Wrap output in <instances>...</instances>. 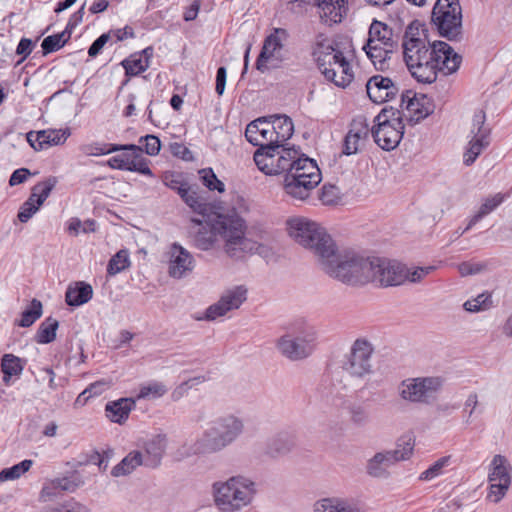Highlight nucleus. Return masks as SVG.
<instances>
[{"mask_svg":"<svg viewBox=\"0 0 512 512\" xmlns=\"http://www.w3.org/2000/svg\"><path fill=\"white\" fill-rule=\"evenodd\" d=\"M336 280L348 285L372 282L381 287L398 286L409 277L408 268L397 261L380 257H364L352 251L344 252Z\"/></svg>","mask_w":512,"mask_h":512,"instance_id":"obj_1","label":"nucleus"},{"mask_svg":"<svg viewBox=\"0 0 512 512\" xmlns=\"http://www.w3.org/2000/svg\"><path fill=\"white\" fill-rule=\"evenodd\" d=\"M403 54L406 66L412 77L419 83L431 84L436 81L438 73L449 75L456 72L462 57L444 41H435L420 49L410 45Z\"/></svg>","mask_w":512,"mask_h":512,"instance_id":"obj_2","label":"nucleus"},{"mask_svg":"<svg viewBox=\"0 0 512 512\" xmlns=\"http://www.w3.org/2000/svg\"><path fill=\"white\" fill-rule=\"evenodd\" d=\"M289 235L301 246L308 248L318 257L321 269L336 279L344 259V252L337 250L332 237L318 223L303 217L287 220Z\"/></svg>","mask_w":512,"mask_h":512,"instance_id":"obj_3","label":"nucleus"},{"mask_svg":"<svg viewBox=\"0 0 512 512\" xmlns=\"http://www.w3.org/2000/svg\"><path fill=\"white\" fill-rule=\"evenodd\" d=\"M247 212L245 198L238 193H232L230 207L226 208V256L239 260L256 253L269 261L274 257L272 248L246 237L247 225L243 214Z\"/></svg>","mask_w":512,"mask_h":512,"instance_id":"obj_4","label":"nucleus"},{"mask_svg":"<svg viewBox=\"0 0 512 512\" xmlns=\"http://www.w3.org/2000/svg\"><path fill=\"white\" fill-rule=\"evenodd\" d=\"M177 192L191 210L201 215L209 229L202 227L195 235V245L201 250L214 247L217 236L224 234V206L222 201L207 202L206 192L197 186L181 185Z\"/></svg>","mask_w":512,"mask_h":512,"instance_id":"obj_5","label":"nucleus"},{"mask_svg":"<svg viewBox=\"0 0 512 512\" xmlns=\"http://www.w3.org/2000/svg\"><path fill=\"white\" fill-rule=\"evenodd\" d=\"M312 55L326 80L345 88L354 79L352 67L338 44L324 35L317 36Z\"/></svg>","mask_w":512,"mask_h":512,"instance_id":"obj_6","label":"nucleus"},{"mask_svg":"<svg viewBox=\"0 0 512 512\" xmlns=\"http://www.w3.org/2000/svg\"><path fill=\"white\" fill-rule=\"evenodd\" d=\"M318 332L305 321H296L276 342L282 356L290 361H302L310 357L317 347Z\"/></svg>","mask_w":512,"mask_h":512,"instance_id":"obj_7","label":"nucleus"},{"mask_svg":"<svg viewBox=\"0 0 512 512\" xmlns=\"http://www.w3.org/2000/svg\"><path fill=\"white\" fill-rule=\"evenodd\" d=\"M404 128L401 110L392 106L384 107L374 118L371 135L381 149L390 151L399 145Z\"/></svg>","mask_w":512,"mask_h":512,"instance_id":"obj_8","label":"nucleus"},{"mask_svg":"<svg viewBox=\"0 0 512 512\" xmlns=\"http://www.w3.org/2000/svg\"><path fill=\"white\" fill-rule=\"evenodd\" d=\"M431 20L441 37L449 41L463 39L462 8L459 0H437Z\"/></svg>","mask_w":512,"mask_h":512,"instance_id":"obj_9","label":"nucleus"},{"mask_svg":"<svg viewBox=\"0 0 512 512\" xmlns=\"http://www.w3.org/2000/svg\"><path fill=\"white\" fill-rule=\"evenodd\" d=\"M444 380L439 376L407 378L398 386V394L413 404L431 405L442 390Z\"/></svg>","mask_w":512,"mask_h":512,"instance_id":"obj_10","label":"nucleus"},{"mask_svg":"<svg viewBox=\"0 0 512 512\" xmlns=\"http://www.w3.org/2000/svg\"><path fill=\"white\" fill-rule=\"evenodd\" d=\"M414 448V439L410 435L401 437L393 450L376 453L366 465V472L373 478L387 479L389 468L397 462L409 459Z\"/></svg>","mask_w":512,"mask_h":512,"instance_id":"obj_11","label":"nucleus"},{"mask_svg":"<svg viewBox=\"0 0 512 512\" xmlns=\"http://www.w3.org/2000/svg\"><path fill=\"white\" fill-rule=\"evenodd\" d=\"M373 352L374 348L369 341L357 339L352 344L349 353L344 355L340 367L350 377L363 379L373 372Z\"/></svg>","mask_w":512,"mask_h":512,"instance_id":"obj_12","label":"nucleus"},{"mask_svg":"<svg viewBox=\"0 0 512 512\" xmlns=\"http://www.w3.org/2000/svg\"><path fill=\"white\" fill-rule=\"evenodd\" d=\"M257 493L256 484L243 475L226 480V512H238L249 506Z\"/></svg>","mask_w":512,"mask_h":512,"instance_id":"obj_13","label":"nucleus"},{"mask_svg":"<svg viewBox=\"0 0 512 512\" xmlns=\"http://www.w3.org/2000/svg\"><path fill=\"white\" fill-rule=\"evenodd\" d=\"M470 136L471 139L463 155L466 166L472 165L491 143V128L486 125V113L483 110L474 113Z\"/></svg>","mask_w":512,"mask_h":512,"instance_id":"obj_14","label":"nucleus"},{"mask_svg":"<svg viewBox=\"0 0 512 512\" xmlns=\"http://www.w3.org/2000/svg\"><path fill=\"white\" fill-rule=\"evenodd\" d=\"M288 36L287 30L274 28L273 32L265 38L261 52L256 60V68L259 71L265 72L268 69L269 63L272 67H278L284 60L282 49Z\"/></svg>","mask_w":512,"mask_h":512,"instance_id":"obj_15","label":"nucleus"},{"mask_svg":"<svg viewBox=\"0 0 512 512\" xmlns=\"http://www.w3.org/2000/svg\"><path fill=\"white\" fill-rule=\"evenodd\" d=\"M402 115L410 125H415L434 112V104L426 95L416 97L411 91L401 93Z\"/></svg>","mask_w":512,"mask_h":512,"instance_id":"obj_16","label":"nucleus"},{"mask_svg":"<svg viewBox=\"0 0 512 512\" xmlns=\"http://www.w3.org/2000/svg\"><path fill=\"white\" fill-rule=\"evenodd\" d=\"M56 184L57 179L55 177H49L33 186L29 198L22 204L18 212L17 217L20 222L26 223L32 218L49 197Z\"/></svg>","mask_w":512,"mask_h":512,"instance_id":"obj_17","label":"nucleus"},{"mask_svg":"<svg viewBox=\"0 0 512 512\" xmlns=\"http://www.w3.org/2000/svg\"><path fill=\"white\" fill-rule=\"evenodd\" d=\"M224 445L223 425L219 427H210L207 429L201 439L196 441L190 448H183L179 451L180 456L189 457L195 454L211 453L220 450Z\"/></svg>","mask_w":512,"mask_h":512,"instance_id":"obj_18","label":"nucleus"},{"mask_svg":"<svg viewBox=\"0 0 512 512\" xmlns=\"http://www.w3.org/2000/svg\"><path fill=\"white\" fill-rule=\"evenodd\" d=\"M70 134L71 132L69 128L45 129L28 132L26 134V139L34 150L40 151L53 145L63 144Z\"/></svg>","mask_w":512,"mask_h":512,"instance_id":"obj_19","label":"nucleus"},{"mask_svg":"<svg viewBox=\"0 0 512 512\" xmlns=\"http://www.w3.org/2000/svg\"><path fill=\"white\" fill-rule=\"evenodd\" d=\"M169 275L173 278H183L192 271L194 260L192 255L180 244L173 243L169 251Z\"/></svg>","mask_w":512,"mask_h":512,"instance_id":"obj_20","label":"nucleus"},{"mask_svg":"<svg viewBox=\"0 0 512 512\" xmlns=\"http://www.w3.org/2000/svg\"><path fill=\"white\" fill-rule=\"evenodd\" d=\"M274 130L271 129V120L269 116L259 117L251 121L245 131V137L248 142L261 148L266 143L273 140Z\"/></svg>","mask_w":512,"mask_h":512,"instance_id":"obj_21","label":"nucleus"},{"mask_svg":"<svg viewBox=\"0 0 512 512\" xmlns=\"http://www.w3.org/2000/svg\"><path fill=\"white\" fill-rule=\"evenodd\" d=\"M319 185L316 178L303 179L301 175L285 174L284 190L291 198L299 201L306 200L310 193Z\"/></svg>","mask_w":512,"mask_h":512,"instance_id":"obj_22","label":"nucleus"},{"mask_svg":"<svg viewBox=\"0 0 512 512\" xmlns=\"http://www.w3.org/2000/svg\"><path fill=\"white\" fill-rule=\"evenodd\" d=\"M280 151L281 144L273 142L258 148L254 153V162L258 169L266 175H277L276 165H278L277 157Z\"/></svg>","mask_w":512,"mask_h":512,"instance_id":"obj_23","label":"nucleus"},{"mask_svg":"<svg viewBox=\"0 0 512 512\" xmlns=\"http://www.w3.org/2000/svg\"><path fill=\"white\" fill-rule=\"evenodd\" d=\"M294 446L293 436L282 431L267 439L264 454L269 458L278 459L289 454Z\"/></svg>","mask_w":512,"mask_h":512,"instance_id":"obj_24","label":"nucleus"},{"mask_svg":"<svg viewBox=\"0 0 512 512\" xmlns=\"http://www.w3.org/2000/svg\"><path fill=\"white\" fill-rule=\"evenodd\" d=\"M325 23H340L348 12V0H312Z\"/></svg>","mask_w":512,"mask_h":512,"instance_id":"obj_25","label":"nucleus"},{"mask_svg":"<svg viewBox=\"0 0 512 512\" xmlns=\"http://www.w3.org/2000/svg\"><path fill=\"white\" fill-rule=\"evenodd\" d=\"M382 43L389 48H397L398 41L394 38L393 30L386 23L374 19L369 27L366 43Z\"/></svg>","mask_w":512,"mask_h":512,"instance_id":"obj_26","label":"nucleus"},{"mask_svg":"<svg viewBox=\"0 0 512 512\" xmlns=\"http://www.w3.org/2000/svg\"><path fill=\"white\" fill-rule=\"evenodd\" d=\"M136 400L133 398H120L108 402L105 406L107 418L118 424H123L129 417L130 412L135 408Z\"/></svg>","mask_w":512,"mask_h":512,"instance_id":"obj_27","label":"nucleus"},{"mask_svg":"<svg viewBox=\"0 0 512 512\" xmlns=\"http://www.w3.org/2000/svg\"><path fill=\"white\" fill-rule=\"evenodd\" d=\"M426 32L427 30L423 23L418 20L412 21L406 28L403 36V54L407 52V48L411 47V44L417 45V48L420 49L427 47L430 41L427 38Z\"/></svg>","mask_w":512,"mask_h":512,"instance_id":"obj_28","label":"nucleus"},{"mask_svg":"<svg viewBox=\"0 0 512 512\" xmlns=\"http://www.w3.org/2000/svg\"><path fill=\"white\" fill-rule=\"evenodd\" d=\"M166 447V434H157L149 439L144 445L145 453L147 456L144 464L150 467L158 466L165 453Z\"/></svg>","mask_w":512,"mask_h":512,"instance_id":"obj_29","label":"nucleus"},{"mask_svg":"<svg viewBox=\"0 0 512 512\" xmlns=\"http://www.w3.org/2000/svg\"><path fill=\"white\" fill-rule=\"evenodd\" d=\"M271 129L274 130L272 142L283 144L290 139L294 132L293 121L287 115H270Z\"/></svg>","mask_w":512,"mask_h":512,"instance_id":"obj_30","label":"nucleus"},{"mask_svg":"<svg viewBox=\"0 0 512 512\" xmlns=\"http://www.w3.org/2000/svg\"><path fill=\"white\" fill-rule=\"evenodd\" d=\"M93 289L88 283L79 281L74 285H69L65 293V301L67 305L78 307L92 299Z\"/></svg>","mask_w":512,"mask_h":512,"instance_id":"obj_31","label":"nucleus"},{"mask_svg":"<svg viewBox=\"0 0 512 512\" xmlns=\"http://www.w3.org/2000/svg\"><path fill=\"white\" fill-rule=\"evenodd\" d=\"M314 512H365L357 505L337 497L323 498L315 502Z\"/></svg>","mask_w":512,"mask_h":512,"instance_id":"obj_32","label":"nucleus"},{"mask_svg":"<svg viewBox=\"0 0 512 512\" xmlns=\"http://www.w3.org/2000/svg\"><path fill=\"white\" fill-rule=\"evenodd\" d=\"M27 360L19 358L14 354H4L1 359V371L3 373V382L10 384L13 376L19 377L24 370Z\"/></svg>","mask_w":512,"mask_h":512,"instance_id":"obj_33","label":"nucleus"},{"mask_svg":"<svg viewBox=\"0 0 512 512\" xmlns=\"http://www.w3.org/2000/svg\"><path fill=\"white\" fill-rule=\"evenodd\" d=\"M396 48H389L383 45V47H377L376 44L365 43L363 50L367 54L368 58L372 61L377 70H384L388 67L387 61L391 58V55Z\"/></svg>","mask_w":512,"mask_h":512,"instance_id":"obj_34","label":"nucleus"},{"mask_svg":"<svg viewBox=\"0 0 512 512\" xmlns=\"http://www.w3.org/2000/svg\"><path fill=\"white\" fill-rule=\"evenodd\" d=\"M491 467L492 469L488 475L489 482L511 483L510 465L504 456L500 454L495 455L491 462Z\"/></svg>","mask_w":512,"mask_h":512,"instance_id":"obj_35","label":"nucleus"},{"mask_svg":"<svg viewBox=\"0 0 512 512\" xmlns=\"http://www.w3.org/2000/svg\"><path fill=\"white\" fill-rule=\"evenodd\" d=\"M122 151H132L133 156L131 157V161L129 162V168L127 171L130 172H138L145 176L152 177L153 173L148 166L147 159L142 156V149L134 144H125Z\"/></svg>","mask_w":512,"mask_h":512,"instance_id":"obj_36","label":"nucleus"},{"mask_svg":"<svg viewBox=\"0 0 512 512\" xmlns=\"http://www.w3.org/2000/svg\"><path fill=\"white\" fill-rule=\"evenodd\" d=\"M293 175H301L303 179L313 180L314 176L317 182H321V171L317 166L315 160L302 154L296 159V168Z\"/></svg>","mask_w":512,"mask_h":512,"instance_id":"obj_37","label":"nucleus"},{"mask_svg":"<svg viewBox=\"0 0 512 512\" xmlns=\"http://www.w3.org/2000/svg\"><path fill=\"white\" fill-rule=\"evenodd\" d=\"M298 157H300L299 152L294 147H285L281 144V151L277 157V175L284 172L286 174H293V171L296 168V159Z\"/></svg>","mask_w":512,"mask_h":512,"instance_id":"obj_38","label":"nucleus"},{"mask_svg":"<svg viewBox=\"0 0 512 512\" xmlns=\"http://www.w3.org/2000/svg\"><path fill=\"white\" fill-rule=\"evenodd\" d=\"M388 83H390V78L383 77L382 75H374L368 80L366 90L372 102L378 104L385 102L384 95Z\"/></svg>","mask_w":512,"mask_h":512,"instance_id":"obj_39","label":"nucleus"},{"mask_svg":"<svg viewBox=\"0 0 512 512\" xmlns=\"http://www.w3.org/2000/svg\"><path fill=\"white\" fill-rule=\"evenodd\" d=\"M245 431V419L239 412L226 416V446L237 441Z\"/></svg>","mask_w":512,"mask_h":512,"instance_id":"obj_40","label":"nucleus"},{"mask_svg":"<svg viewBox=\"0 0 512 512\" xmlns=\"http://www.w3.org/2000/svg\"><path fill=\"white\" fill-rule=\"evenodd\" d=\"M505 199V195L497 193L493 196L485 198L479 210L469 219V226H475L484 217L495 211Z\"/></svg>","mask_w":512,"mask_h":512,"instance_id":"obj_41","label":"nucleus"},{"mask_svg":"<svg viewBox=\"0 0 512 512\" xmlns=\"http://www.w3.org/2000/svg\"><path fill=\"white\" fill-rule=\"evenodd\" d=\"M143 463L142 454L139 451H132L113 467L111 474L114 477L126 476Z\"/></svg>","mask_w":512,"mask_h":512,"instance_id":"obj_42","label":"nucleus"},{"mask_svg":"<svg viewBox=\"0 0 512 512\" xmlns=\"http://www.w3.org/2000/svg\"><path fill=\"white\" fill-rule=\"evenodd\" d=\"M248 289L245 285H234L226 289V314L236 310L247 300Z\"/></svg>","mask_w":512,"mask_h":512,"instance_id":"obj_43","label":"nucleus"},{"mask_svg":"<svg viewBox=\"0 0 512 512\" xmlns=\"http://www.w3.org/2000/svg\"><path fill=\"white\" fill-rule=\"evenodd\" d=\"M59 327L58 320L48 317L39 326L35 335L38 344H48L55 340L56 331Z\"/></svg>","mask_w":512,"mask_h":512,"instance_id":"obj_44","label":"nucleus"},{"mask_svg":"<svg viewBox=\"0 0 512 512\" xmlns=\"http://www.w3.org/2000/svg\"><path fill=\"white\" fill-rule=\"evenodd\" d=\"M74 485L68 478L56 479L51 483L45 485L40 493V500L47 502L52 500L58 492L63 490H73Z\"/></svg>","mask_w":512,"mask_h":512,"instance_id":"obj_45","label":"nucleus"},{"mask_svg":"<svg viewBox=\"0 0 512 512\" xmlns=\"http://www.w3.org/2000/svg\"><path fill=\"white\" fill-rule=\"evenodd\" d=\"M71 37V31L68 29H65L64 31L50 35L46 37L41 44L43 54L47 55L49 53L58 51L60 48H62L70 39Z\"/></svg>","mask_w":512,"mask_h":512,"instance_id":"obj_46","label":"nucleus"},{"mask_svg":"<svg viewBox=\"0 0 512 512\" xmlns=\"http://www.w3.org/2000/svg\"><path fill=\"white\" fill-rule=\"evenodd\" d=\"M167 391L168 389L165 384L158 381H151L140 386L136 399H158L164 396Z\"/></svg>","mask_w":512,"mask_h":512,"instance_id":"obj_47","label":"nucleus"},{"mask_svg":"<svg viewBox=\"0 0 512 512\" xmlns=\"http://www.w3.org/2000/svg\"><path fill=\"white\" fill-rule=\"evenodd\" d=\"M33 461L25 459L20 463L4 468L0 471V482L12 481L19 479L24 473H26L32 467Z\"/></svg>","mask_w":512,"mask_h":512,"instance_id":"obj_48","label":"nucleus"},{"mask_svg":"<svg viewBox=\"0 0 512 512\" xmlns=\"http://www.w3.org/2000/svg\"><path fill=\"white\" fill-rule=\"evenodd\" d=\"M130 266V259L127 250L118 251L112 258L109 260L107 265V273L111 276H114Z\"/></svg>","mask_w":512,"mask_h":512,"instance_id":"obj_49","label":"nucleus"},{"mask_svg":"<svg viewBox=\"0 0 512 512\" xmlns=\"http://www.w3.org/2000/svg\"><path fill=\"white\" fill-rule=\"evenodd\" d=\"M42 316V303L33 299L30 307L22 312L21 319L18 322L20 327H30Z\"/></svg>","mask_w":512,"mask_h":512,"instance_id":"obj_50","label":"nucleus"},{"mask_svg":"<svg viewBox=\"0 0 512 512\" xmlns=\"http://www.w3.org/2000/svg\"><path fill=\"white\" fill-rule=\"evenodd\" d=\"M123 148L121 144L92 143L83 146L82 150L88 156H101L122 151Z\"/></svg>","mask_w":512,"mask_h":512,"instance_id":"obj_51","label":"nucleus"},{"mask_svg":"<svg viewBox=\"0 0 512 512\" xmlns=\"http://www.w3.org/2000/svg\"><path fill=\"white\" fill-rule=\"evenodd\" d=\"M126 75L137 76L148 69L147 60H142L138 54L131 55L122 62Z\"/></svg>","mask_w":512,"mask_h":512,"instance_id":"obj_52","label":"nucleus"},{"mask_svg":"<svg viewBox=\"0 0 512 512\" xmlns=\"http://www.w3.org/2000/svg\"><path fill=\"white\" fill-rule=\"evenodd\" d=\"M351 422L357 427H364L370 422L368 409L360 404H353L349 407Z\"/></svg>","mask_w":512,"mask_h":512,"instance_id":"obj_53","label":"nucleus"},{"mask_svg":"<svg viewBox=\"0 0 512 512\" xmlns=\"http://www.w3.org/2000/svg\"><path fill=\"white\" fill-rule=\"evenodd\" d=\"M450 462V457L445 456L434 462L428 469L420 474L419 479L424 481L432 480L443 474V469Z\"/></svg>","mask_w":512,"mask_h":512,"instance_id":"obj_54","label":"nucleus"},{"mask_svg":"<svg viewBox=\"0 0 512 512\" xmlns=\"http://www.w3.org/2000/svg\"><path fill=\"white\" fill-rule=\"evenodd\" d=\"M199 175L203 185L209 190H217L220 193L224 191L223 183L217 178L211 168L200 170Z\"/></svg>","mask_w":512,"mask_h":512,"instance_id":"obj_55","label":"nucleus"},{"mask_svg":"<svg viewBox=\"0 0 512 512\" xmlns=\"http://www.w3.org/2000/svg\"><path fill=\"white\" fill-rule=\"evenodd\" d=\"M43 512H90V509L87 506L71 499L54 507H45Z\"/></svg>","mask_w":512,"mask_h":512,"instance_id":"obj_56","label":"nucleus"},{"mask_svg":"<svg viewBox=\"0 0 512 512\" xmlns=\"http://www.w3.org/2000/svg\"><path fill=\"white\" fill-rule=\"evenodd\" d=\"M371 130H369V126L366 123L365 120H354L351 124V128L348 132V134H352L353 138H355L356 141H358L361 144H364L365 141L368 139L369 133Z\"/></svg>","mask_w":512,"mask_h":512,"instance_id":"obj_57","label":"nucleus"},{"mask_svg":"<svg viewBox=\"0 0 512 512\" xmlns=\"http://www.w3.org/2000/svg\"><path fill=\"white\" fill-rule=\"evenodd\" d=\"M319 199L324 205H334L340 199V190L332 184H324L320 190Z\"/></svg>","mask_w":512,"mask_h":512,"instance_id":"obj_58","label":"nucleus"},{"mask_svg":"<svg viewBox=\"0 0 512 512\" xmlns=\"http://www.w3.org/2000/svg\"><path fill=\"white\" fill-rule=\"evenodd\" d=\"M490 298V294L482 293L474 299L467 300L463 307L468 312H479L489 307L488 302H491Z\"/></svg>","mask_w":512,"mask_h":512,"instance_id":"obj_59","label":"nucleus"},{"mask_svg":"<svg viewBox=\"0 0 512 512\" xmlns=\"http://www.w3.org/2000/svg\"><path fill=\"white\" fill-rule=\"evenodd\" d=\"M224 315V296L220 297L218 302L209 306L203 315H195L196 320L213 321L217 317Z\"/></svg>","mask_w":512,"mask_h":512,"instance_id":"obj_60","label":"nucleus"},{"mask_svg":"<svg viewBox=\"0 0 512 512\" xmlns=\"http://www.w3.org/2000/svg\"><path fill=\"white\" fill-rule=\"evenodd\" d=\"M133 156L132 151H125L122 154L115 155L111 157L107 164L112 169L125 170L129 168V162L131 161V157Z\"/></svg>","mask_w":512,"mask_h":512,"instance_id":"obj_61","label":"nucleus"},{"mask_svg":"<svg viewBox=\"0 0 512 512\" xmlns=\"http://www.w3.org/2000/svg\"><path fill=\"white\" fill-rule=\"evenodd\" d=\"M489 483H490V487H489V493L487 495V498L490 501L497 503L505 496L510 484H503L501 482H489Z\"/></svg>","mask_w":512,"mask_h":512,"instance_id":"obj_62","label":"nucleus"},{"mask_svg":"<svg viewBox=\"0 0 512 512\" xmlns=\"http://www.w3.org/2000/svg\"><path fill=\"white\" fill-rule=\"evenodd\" d=\"M140 142H145V152L150 156H155L159 153L161 148V142L155 135H146L141 137Z\"/></svg>","mask_w":512,"mask_h":512,"instance_id":"obj_63","label":"nucleus"},{"mask_svg":"<svg viewBox=\"0 0 512 512\" xmlns=\"http://www.w3.org/2000/svg\"><path fill=\"white\" fill-rule=\"evenodd\" d=\"M360 145L361 143L356 141L352 134L347 133L344 138L342 153L346 156L356 154L360 150Z\"/></svg>","mask_w":512,"mask_h":512,"instance_id":"obj_64","label":"nucleus"}]
</instances>
